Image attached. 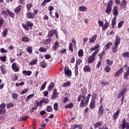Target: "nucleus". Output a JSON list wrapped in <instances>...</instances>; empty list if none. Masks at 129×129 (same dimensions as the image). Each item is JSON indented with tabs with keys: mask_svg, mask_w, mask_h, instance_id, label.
<instances>
[{
	"mask_svg": "<svg viewBox=\"0 0 129 129\" xmlns=\"http://www.w3.org/2000/svg\"><path fill=\"white\" fill-rule=\"evenodd\" d=\"M90 96H91V95L90 94H89L87 97H85V96H82V95L79 96L78 98V102H80V101L82 98V100H81L80 103L81 107H84V106H87V105H88V102L89 101V98H90Z\"/></svg>",
	"mask_w": 129,
	"mask_h": 129,
	"instance_id": "nucleus-1",
	"label": "nucleus"
},
{
	"mask_svg": "<svg viewBox=\"0 0 129 129\" xmlns=\"http://www.w3.org/2000/svg\"><path fill=\"white\" fill-rule=\"evenodd\" d=\"M112 9V1L110 0L108 2L107 7L105 10V13H106L107 15H110V14L111 13Z\"/></svg>",
	"mask_w": 129,
	"mask_h": 129,
	"instance_id": "nucleus-2",
	"label": "nucleus"
},
{
	"mask_svg": "<svg viewBox=\"0 0 129 129\" xmlns=\"http://www.w3.org/2000/svg\"><path fill=\"white\" fill-rule=\"evenodd\" d=\"M99 51V50H96L92 53V54L89 58L88 63H92L93 61H94V58H95V56H96V54L98 53Z\"/></svg>",
	"mask_w": 129,
	"mask_h": 129,
	"instance_id": "nucleus-3",
	"label": "nucleus"
},
{
	"mask_svg": "<svg viewBox=\"0 0 129 129\" xmlns=\"http://www.w3.org/2000/svg\"><path fill=\"white\" fill-rule=\"evenodd\" d=\"M103 112H104V107L103 106L101 105L98 108V117H100V116H102V114H103Z\"/></svg>",
	"mask_w": 129,
	"mask_h": 129,
	"instance_id": "nucleus-4",
	"label": "nucleus"
},
{
	"mask_svg": "<svg viewBox=\"0 0 129 129\" xmlns=\"http://www.w3.org/2000/svg\"><path fill=\"white\" fill-rule=\"evenodd\" d=\"M121 127L122 129H129V123L126 122V121L124 118L122 120Z\"/></svg>",
	"mask_w": 129,
	"mask_h": 129,
	"instance_id": "nucleus-5",
	"label": "nucleus"
},
{
	"mask_svg": "<svg viewBox=\"0 0 129 129\" xmlns=\"http://www.w3.org/2000/svg\"><path fill=\"white\" fill-rule=\"evenodd\" d=\"M64 74L68 76V77H71L72 75V72L71 70H69V68L68 67H66L64 69Z\"/></svg>",
	"mask_w": 129,
	"mask_h": 129,
	"instance_id": "nucleus-6",
	"label": "nucleus"
},
{
	"mask_svg": "<svg viewBox=\"0 0 129 129\" xmlns=\"http://www.w3.org/2000/svg\"><path fill=\"white\" fill-rule=\"evenodd\" d=\"M126 93V89L124 88L121 90V91L119 92V94L118 95V98H120L121 96H123L124 95V94Z\"/></svg>",
	"mask_w": 129,
	"mask_h": 129,
	"instance_id": "nucleus-7",
	"label": "nucleus"
},
{
	"mask_svg": "<svg viewBox=\"0 0 129 129\" xmlns=\"http://www.w3.org/2000/svg\"><path fill=\"white\" fill-rule=\"evenodd\" d=\"M121 39L118 37V35H116L115 37V41L114 42V45H116L117 46H118V45L120 44V41Z\"/></svg>",
	"mask_w": 129,
	"mask_h": 129,
	"instance_id": "nucleus-8",
	"label": "nucleus"
},
{
	"mask_svg": "<svg viewBox=\"0 0 129 129\" xmlns=\"http://www.w3.org/2000/svg\"><path fill=\"white\" fill-rule=\"evenodd\" d=\"M58 94H59V93L57 92V89H54L53 94L51 96V99H55V98H57V97H58Z\"/></svg>",
	"mask_w": 129,
	"mask_h": 129,
	"instance_id": "nucleus-9",
	"label": "nucleus"
},
{
	"mask_svg": "<svg viewBox=\"0 0 129 129\" xmlns=\"http://www.w3.org/2000/svg\"><path fill=\"white\" fill-rule=\"evenodd\" d=\"M117 6H114L113 8V15L115 17H117L118 16V10H117Z\"/></svg>",
	"mask_w": 129,
	"mask_h": 129,
	"instance_id": "nucleus-10",
	"label": "nucleus"
},
{
	"mask_svg": "<svg viewBox=\"0 0 129 129\" xmlns=\"http://www.w3.org/2000/svg\"><path fill=\"white\" fill-rule=\"evenodd\" d=\"M122 71H123V68H121L117 72H116L114 76L115 77H118V76H120L121 73H122Z\"/></svg>",
	"mask_w": 129,
	"mask_h": 129,
	"instance_id": "nucleus-11",
	"label": "nucleus"
},
{
	"mask_svg": "<svg viewBox=\"0 0 129 129\" xmlns=\"http://www.w3.org/2000/svg\"><path fill=\"white\" fill-rule=\"evenodd\" d=\"M12 68L15 72H18V71H20V69L18 67V66H17V63L14 62L12 64Z\"/></svg>",
	"mask_w": 129,
	"mask_h": 129,
	"instance_id": "nucleus-12",
	"label": "nucleus"
},
{
	"mask_svg": "<svg viewBox=\"0 0 129 129\" xmlns=\"http://www.w3.org/2000/svg\"><path fill=\"white\" fill-rule=\"evenodd\" d=\"M7 12L9 17H10V18H12V19H14V18H15V13L14 12L11 11V10H10V9H7Z\"/></svg>",
	"mask_w": 129,
	"mask_h": 129,
	"instance_id": "nucleus-13",
	"label": "nucleus"
},
{
	"mask_svg": "<svg viewBox=\"0 0 129 129\" xmlns=\"http://www.w3.org/2000/svg\"><path fill=\"white\" fill-rule=\"evenodd\" d=\"M83 71L84 72H90L91 71V69L89 66L86 65L83 68Z\"/></svg>",
	"mask_w": 129,
	"mask_h": 129,
	"instance_id": "nucleus-14",
	"label": "nucleus"
},
{
	"mask_svg": "<svg viewBox=\"0 0 129 129\" xmlns=\"http://www.w3.org/2000/svg\"><path fill=\"white\" fill-rule=\"evenodd\" d=\"M55 33H56V30H52L50 31L48 34V38H52V37H53L55 34Z\"/></svg>",
	"mask_w": 129,
	"mask_h": 129,
	"instance_id": "nucleus-15",
	"label": "nucleus"
},
{
	"mask_svg": "<svg viewBox=\"0 0 129 129\" xmlns=\"http://www.w3.org/2000/svg\"><path fill=\"white\" fill-rule=\"evenodd\" d=\"M120 112V109H118L116 111V112L113 115L114 119H117V117H118Z\"/></svg>",
	"mask_w": 129,
	"mask_h": 129,
	"instance_id": "nucleus-16",
	"label": "nucleus"
},
{
	"mask_svg": "<svg viewBox=\"0 0 129 129\" xmlns=\"http://www.w3.org/2000/svg\"><path fill=\"white\" fill-rule=\"evenodd\" d=\"M90 109H94L95 107V101L94 100H92L90 104Z\"/></svg>",
	"mask_w": 129,
	"mask_h": 129,
	"instance_id": "nucleus-17",
	"label": "nucleus"
},
{
	"mask_svg": "<svg viewBox=\"0 0 129 129\" xmlns=\"http://www.w3.org/2000/svg\"><path fill=\"white\" fill-rule=\"evenodd\" d=\"M118 45H114L112 47V52H113V53H117V51H118Z\"/></svg>",
	"mask_w": 129,
	"mask_h": 129,
	"instance_id": "nucleus-18",
	"label": "nucleus"
},
{
	"mask_svg": "<svg viewBox=\"0 0 129 129\" xmlns=\"http://www.w3.org/2000/svg\"><path fill=\"white\" fill-rule=\"evenodd\" d=\"M1 71L2 72L3 74H5L7 72V69H6V65L2 64L1 66Z\"/></svg>",
	"mask_w": 129,
	"mask_h": 129,
	"instance_id": "nucleus-19",
	"label": "nucleus"
},
{
	"mask_svg": "<svg viewBox=\"0 0 129 129\" xmlns=\"http://www.w3.org/2000/svg\"><path fill=\"white\" fill-rule=\"evenodd\" d=\"M97 38V35H95L92 37L89 38V42L90 44H91V43H93V42L95 41V40H96V38Z\"/></svg>",
	"mask_w": 129,
	"mask_h": 129,
	"instance_id": "nucleus-20",
	"label": "nucleus"
},
{
	"mask_svg": "<svg viewBox=\"0 0 129 129\" xmlns=\"http://www.w3.org/2000/svg\"><path fill=\"white\" fill-rule=\"evenodd\" d=\"M27 17L28 19H34L35 16H34V13L32 12H28L27 13Z\"/></svg>",
	"mask_w": 129,
	"mask_h": 129,
	"instance_id": "nucleus-21",
	"label": "nucleus"
},
{
	"mask_svg": "<svg viewBox=\"0 0 129 129\" xmlns=\"http://www.w3.org/2000/svg\"><path fill=\"white\" fill-rule=\"evenodd\" d=\"M58 47H59V42L56 41L54 43V46L52 47L53 51H56Z\"/></svg>",
	"mask_w": 129,
	"mask_h": 129,
	"instance_id": "nucleus-22",
	"label": "nucleus"
},
{
	"mask_svg": "<svg viewBox=\"0 0 129 129\" xmlns=\"http://www.w3.org/2000/svg\"><path fill=\"white\" fill-rule=\"evenodd\" d=\"M105 23L104 24V25H103L102 27L103 31H104L105 30H106V29H107V28L109 27V23L107 22V21L105 20Z\"/></svg>",
	"mask_w": 129,
	"mask_h": 129,
	"instance_id": "nucleus-23",
	"label": "nucleus"
},
{
	"mask_svg": "<svg viewBox=\"0 0 129 129\" xmlns=\"http://www.w3.org/2000/svg\"><path fill=\"white\" fill-rule=\"evenodd\" d=\"M21 5L18 6L17 7H16L15 9L14 13H15V14H18V13H20V12H21Z\"/></svg>",
	"mask_w": 129,
	"mask_h": 129,
	"instance_id": "nucleus-24",
	"label": "nucleus"
},
{
	"mask_svg": "<svg viewBox=\"0 0 129 129\" xmlns=\"http://www.w3.org/2000/svg\"><path fill=\"white\" fill-rule=\"evenodd\" d=\"M111 46H112V43H111V42L107 43L106 44V46H105L104 50L106 51V50H108V49H109L110 48Z\"/></svg>",
	"mask_w": 129,
	"mask_h": 129,
	"instance_id": "nucleus-25",
	"label": "nucleus"
},
{
	"mask_svg": "<svg viewBox=\"0 0 129 129\" xmlns=\"http://www.w3.org/2000/svg\"><path fill=\"white\" fill-rule=\"evenodd\" d=\"M21 41L22 42H29V41H30V39L29 38V37H27V36H23L21 38Z\"/></svg>",
	"mask_w": 129,
	"mask_h": 129,
	"instance_id": "nucleus-26",
	"label": "nucleus"
},
{
	"mask_svg": "<svg viewBox=\"0 0 129 129\" xmlns=\"http://www.w3.org/2000/svg\"><path fill=\"white\" fill-rule=\"evenodd\" d=\"M23 73L25 76L27 75L28 76H30L31 74H32V71H23Z\"/></svg>",
	"mask_w": 129,
	"mask_h": 129,
	"instance_id": "nucleus-27",
	"label": "nucleus"
},
{
	"mask_svg": "<svg viewBox=\"0 0 129 129\" xmlns=\"http://www.w3.org/2000/svg\"><path fill=\"white\" fill-rule=\"evenodd\" d=\"M37 62H38V59L35 58L31 61L30 64L31 65V66H33L35 65V64H37Z\"/></svg>",
	"mask_w": 129,
	"mask_h": 129,
	"instance_id": "nucleus-28",
	"label": "nucleus"
},
{
	"mask_svg": "<svg viewBox=\"0 0 129 129\" xmlns=\"http://www.w3.org/2000/svg\"><path fill=\"white\" fill-rule=\"evenodd\" d=\"M35 94H32L31 95H28L26 98V102H28V100H30V99H32L33 97H34V96Z\"/></svg>",
	"mask_w": 129,
	"mask_h": 129,
	"instance_id": "nucleus-29",
	"label": "nucleus"
},
{
	"mask_svg": "<svg viewBox=\"0 0 129 129\" xmlns=\"http://www.w3.org/2000/svg\"><path fill=\"white\" fill-rule=\"evenodd\" d=\"M87 8L85 6H80L79 7V11L80 12H86Z\"/></svg>",
	"mask_w": 129,
	"mask_h": 129,
	"instance_id": "nucleus-30",
	"label": "nucleus"
},
{
	"mask_svg": "<svg viewBox=\"0 0 129 129\" xmlns=\"http://www.w3.org/2000/svg\"><path fill=\"white\" fill-rule=\"evenodd\" d=\"M40 67H42V68H46V67H47V64H46V62H45V61L40 62Z\"/></svg>",
	"mask_w": 129,
	"mask_h": 129,
	"instance_id": "nucleus-31",
	"label": "nucleus"
},
{
	"mask_svg": "<svg viewBox=\"0 0 129 129\" xmlns=\"http://www.w3.org/2000/svg\"><path fill=\"white\" fill-rule=\"evenodd\" d=\"M54 84L53 83H50V84H49V85L48 86V91H50V90H52V89L54 88Z\"/></svg>",
	"mask_w": 129,
	"mask_h": 129,
	"instance_id": "nucleus-32",
	"label": "nucleus"
},
{
	"mask_svg": "<svg viewBox=\"0 0 129 129\" xmlns=\"http://www.w3.org/2000/svg\"><path fill=\"white\" fill-rule=\"evenodd\" d=\"M38 51L39 52H41V53H45V52H47V49H46L44 47H41L39 49Z\"/></svg>",
	"mask_w": 129,
	"mask_h": 129,
	"instance_id": "nucleus-33",
	"label": "nucleus"
},
{
	"mask_svg": "<svg viewBox=\"0 0 129 129\" xmlns=\"http://www.w3.org/2000/svg\"><path fill=\"white\" fill-rule=\"evenodd\" d=\"M129 75V69H128V71H126L124 73V79H127Z\"/></svg>",
	"mask_w": 129,
	"mask_h": 129,
	"instance_id": "nucleus-34",
	"label": "nucleus"
},
{
	"mask_svg": "<svg viewBox=\"0 0 129 129\" xmlns=\"http://www.w3.org/2000/svg\"><path fill=\"white\" fill-rule=\"evenodd\" d=\"M122 57L129 58V52H123L122 53Z\"/></svg>",
	"mask_w": 129,
	"mask_h": 129,
	"instance_id": "nucleus-35",
	"label": "nucleus"
},
{
	"mask_svg": "<svg viewBox=\"0 0 129 129\" xmlns=\"http://www.w3.org/2000/svg\"><path fill=\"white\" fill-rule=\"evenodd\" d=\"M100 125H101V122L95 123L94 125V128H97L98 127H99Z\"/></svg>",
	"mask_w": 129,
	"mask_h": 129,
	"instance_id": "nucleus-36",
	"label": "nucleus"
},
{
	"mask_svg": "<svg viewBox=\"0 0 129 129\" xmlns=\"http://www.w3.org/2000/svg\"><path fill=\"white\" fill-rule=\"evenodd\" d=\"M6 113H7V110H6V109L0 108V115L2 114L5 115Z\"/></svg>",
	"mask_w": 129,
	"mask_h": 129,
	"instance_id": "nucleus-37",
	"label": "nucleus"
},
{
	"mask_svg": "<svg viewBox=\"0 0 129 129\" xmlns=\"http://www.w3.org/2000/svg\"><path fill=\"white\" fill-rule=\"evenodd\" d=\"M125 6H126V0H122L120 7H122V8H125Z\"/></svg>",
	"mask_w": 129,
	"mask_h": 129,
	"instance_id": "nucleus-38",
	"label": "nucleus"
},
{
	"mask_svg": "<svg viewBox=\"0 0 129 129\" xmlns=\"http://www.w3.org/2000/svg\"><path fill=\"white\" fill-rule=\"evenodd\" d=\"M32 7H33V4L32 3H29L27 5L26 7H27L28 12H29L30 10H31V8H32Z\"/></svg>",
	"mask_w": 129,
	"mask_h": 129,
	"instance_id": "nucleus-39",
	"label": "nucleus"
},
{
	"mask_svg": "<svg viewBox=\"0 0 129 129\" xmlns=\"http://www.w3.org/2000/svg\"><path fill=\"white\" fill-rule=\"evenodd\" d=\"M46 84H47L46 82H45L44 83H43L42 84V85L41 86V87L40 88V91H43V90H44L45 89Z\"/></svg>",
	"mask_w": 129,
	"mask_h": 129,
	"instance_id": "nucleus-40",
	"label": "nucleus"
},
{
	"mask_svg": "<svg viewBox=\"0 0 129 129\" xmlns=\"http://www.w3.org/2000/svg\"><path fill=\"white\" fill-rule=\"evenodd\" d=\"M26 50L29 54H32V53H33V49L32 47H27Z\"/></svg>",
	"mask_w": 129,
	"mask_h": 129,
	"instance_id": "nucleus-41",
	"label": "nucleus"
},
{
	"mask_svg": "<svg viewBox=\"0 0 129 129\" xmlns=\"http://www.w3.org/2000/svg\"><path fill=\"white\" fill-rule=\"evenodd\" d=\"M107 65H109V66H111L113 64V62L110 60V59H108L106 60Z\"/></svg>",
	"mask_w": 129,
	"mask_h": 129,
	"instance_id": "nucleus-42",
	"label": "nucleus"
},
{
	"mask_svg": "<svg viewBox=\"0 0 129 129\" xmlns=\"http://www.w3.org/2000/svg\"><path fill=\"white\" fill-rule=\"evenodd\" d=\"M28 116H23L19 119H18L19 121H22L23 120H25V119H28Z\"/></svg>",
	"mask_w": 129,
	"mask_h": 129,
	"instance_id": "nucleus-43",
	"label": "nucleus"
},
{
	"mask_svg": "<svg viewBox=\"0 0 129 129\" xmlns=\"http://www.w3.org/2000/svg\"><path fill=\"white\" fill-rule=\"evenodd\" d=\"M70 85H71V83H70V82H68L67 83H63L62 87H67V86H70Z\"/></svg>",
	"mask_w": 129,
	"mask_h": 129,
	"instance_id": "nucleus-44",
	"label": "nucleus"
},
{
	"mask_svg": "<svg viewBox=\"0 0 129 129\" xmlns=\"http://www.w3.org/2000/svg\"><path fill=\"white\" fill-rule=\"evenodd\" d=\"M78 56L79 57H82L83 56V49H80V50L78 51Z\"/></svg>",
	"mask_w": 129,
	"mask_h": 129,
	"instance_id": "nucleus-45",
	"label": "nucleus"
},
{
	"mask_svg": "<svg viewBox=\"0 0 129 129\" xmlns=\"http://www.w3.org/2000/svg\"><path fill=\"white\" fill-rule=\"evenodd\" d=\"M49 102V99H44L43 100H41V103H45V104H47Z\"/></svg>",
	"mask_w": 129,
	"mask_h": 129,
	"instance_id": "nucleus-46",
	"label": "nucleus"
},
{
	"mask_svg": "<svg viewBox=\"0 0 129 129\" xmlns=\"http://www.w3.org/2000/svg\"><path fill=\"white\" fill-rule=\"evenodd\" d=\"M52 106H47L46 107V111H47L48 112H51V111H52Z\"/></svg>",
	"mask_w": 129,
	"mask_h": 129,
	"instance_id": "nucleus-47",
	"label": "nucleus"
},
{
	"mask_svg": "<svg viewBox=\"0 0 129 129\" xmlns=\"http://www.w3.org/2000/svg\"><path fill=\"white\" fill-rule=\"evenodd\" d=\"M2 35L4 37H6L8 35V29H5L3 32Z\"/></svg>",
	"mask_w": 129,
	"mask_h": 129,
	"instance_id": "nucleus-48",
	"label": "nucleus"
},
{
	"mask_svg": "<svg viewBox=\"0 0 129 129\" xmlns=\"http://www.w3.org/2000/svg\"><path fill=\"white\" fill-rule=\"evenodd\" d=\"M73 103H71L70 104H68L66 106V108H72L73 107Z\"/></svg>",
	"mask_w": 129,
	"mask_h": 129,
	"instance_id": "nucleus-49",
	"label": "nucleus"
},
{
	"mask_svg": "<svg viewBox=\"0 0 129 129\" xmlns=\"http://www.w3.org/2000/svg\"><path fill=\"white\" fill-rule=\"evenodd\" d=\"M0 60H1L3 62H6L7 61V56H1Z\"/></svg>",
	"mask_w": 129,
	"mask_h": 129,
	"instance_id": "nucleus-50",
	"label": "nucleus"
},
{
	"mask_svg": "<svg viewBox=\"0 0 129 129\" xmlns=\"http://www.w3.org/2000/svg\"><path fill=\"white\" fill-rule=\"evenodd\" d=\"M123 21H121L118 23V28H121L123 25Z\"/></svg>",
	"mask_w": 129,
	"mask_h": 129,
	"instance_id": "nucleus-51",
	"label": "nucleus"
},
{
	"mask_svg": "<svg viewBox=\"0 0 129 129\" xmlns=\"http://www.w3.org/2000/svg\"><path fill=\"white\" fill-rule=\"evenodd\" d=\"M69 50L71 52H73V44L72 43H70Z\"/></svg>",
	"mask_w": 129,
	"mask_h": 129,
	"instance_id": "nucleus-52",
	"label": "nucleus"
},
{
	"mask_svg": "<svg viewBox=\"0 0 129 129\" xmlns=\"http://www.w3.org/2000/svg\"><path fill=\"white\" fill-rule=\"evenodd\" d=\"M53 107L55 111H57V110H58V103H54Z\"/></svg>",
	"mask_w": 129,
	"mask_h": 129,
	"instance_id": "nucleus-53",
	"label": "nucleus"
},
{
	"mask_svg": "<svg viewBox=\"0 0 129 129\" xmlns=\"http://www.w3.org/2000/svg\"><path fill=\"white\" fill-rule=\"evenodd\" d=\"M0 108L2 109H6V103H3L0 105Z\"/></svg>",
	"mask_w": 129,
	"mask_h": 129,
	"instance_id": "nucleus-54",
	"label": "nucleus"
},
{
	"mask_svg": "<svg viewBox=\"0 0 129 129\" xmlns=\"http://www.w3.org/2000/svg\"><path fill=\"white\" fill-rule=\"evenodd\" d=\"M51 0H44L42 3V6H46V3H50Z\"/></svg>",
	"mask_w": 129,
	"mask_h": 129,
	"instance_id": "nucleus-55",
	"label": "nucleus"
},
{
	"mask_svg": "<svg viewBox=\"0 0 129 129\" xmlns=\"http://www.w3.org/2000/svg\"><path fill=\"white\" fill-rule=\"evenodd\" d=\"M14 106V103H10L7 104V108H11V107H13Z\"/></svg>",
	"mask_w": 129,
	"mask_h": 129,
	"instance_id": "nucleus-56",
	"label": "nucleus"
},
{
	"mask_svg": "<svg viewBox=\"0 0 129 129\" xmlns=\"http://www.w3.org/2000/svg\"><path fill=\"white\" fill-rule=\"evenodd\" d=\"M4 19L3 18L0 19V29L1 28H2V26H3V25H4Z\"/></svg>",
	"mask_w": 129,
	"mask_h": 129,
	"instance_id": "nucleus-57",
	"label": "nucleus"
},
{
	"mask_svg": "<svg viewBox=\"0 0 129 129\" xmlns=\"http://www.w3.org/2000/svg\"><path fill=\"white\" fill-rule=\"evenodd\" d=\"M82 63V60L79 59L77 60L76 64L77 65H80Z\"/></svg>",
	"mask_w": 129,
	"mask_h": 129,
	"instance_id": "nucleus-58",
	"label": "nucleus"
},
{
	"mask_svg": "<svg viewBox=\"0 0 129 129\" xmlns=\"http://www.w3.org/2000/svg\"><path fill=\"white\" fill-rule=\"evenodd\" d=\"M79 127V125H73L71 126V129H78Z\"/></svg>",
	"mask_w": 129,
	"mask_h": 129,
	"instance_id": "nucleus-59",
	"label": "nucleus"
},
{
	"mask_svg": "<svg viewBox=\"0 0 129 129\" xmlns=\"http://www.w3.org/2000/svg\"><path fill=\"white\" fill-rule=\"evenodd\" d=\"M105 71L106 72H109V71H110V67H109V66H107L105 69Z\"/></svg>",
	"mask_w": 129,
	"mask_h": 129,
	"instance_id": "nucleus-60",
	"label": "nucleus"
},
{
	"mask_svg": "<svg viewBox=\"0 0 129 129\" xmlns=\"http://www.w3.org/2000/svg\"><path fill=\"white\" fill-rule=\"evenodd\" d=\"M0 51L1 52V53H8V50L5 49V48H2L0 49Z\"/></svg>",
	"mask_w": 129,
	"mask_h": 129,
	"instance_id": "nucleus-61",
	"label": "nucleus"
},
{
	"mask_svg": "<svg viewBox=\"0 0 129 129\" xmlns=\"http://www.w3.org/2000/svg\"><path fill=\"white\" fill-rule=\"evenodd\" d=\"M100 84H101V85L103 86V85H108V84H109L107 81H104V82L100 83Z\"/></svg>",
	"mask_w": 129,
	"mask_h": 129,
	"instance_id": "nucleus-62",
	"label": "nucleus"
},
{
	"mask_svg": "<svg viewBox=\"0 0 129 129\" xmlns=\"http://www.w3.org/2000/svg\"><path fill=\"white\" fill-rule=\"evenodd\" d=\"M98 24H99V27H102V28L103 27V22L100 20L98 21Z\"/></svg>",
	"mask_w": 129,
	"mask_h": 129,
	"instance_id": "nucleus-63",
	"label": "nucleus"
},
{
	"mask_svg": "<svg viewBox=\"0 0 129 129\" xmlns=\"http://www.w3.org/2000/svg\"><path fill=\"white\" fill-rule=\"evenodd\" d=\"M27 25H28V27H30V28H32L34 26L33 23H31L30 22H27Z\"/></svg>",
	"mask_w": 129,
	"mask_h": 129,
	"instance_id": "nucleus-64",
	"label": "nucleus"
}]
</instances>
